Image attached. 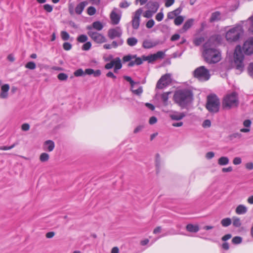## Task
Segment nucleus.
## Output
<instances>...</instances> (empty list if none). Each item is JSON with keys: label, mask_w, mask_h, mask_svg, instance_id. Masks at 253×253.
I'll return each instance as SVG.
<instances>
[{"label": "nucleus", "mask_w": 253, "mask_h": 253, "mask_svg": "<svg viewBox=\"0 0 253 253\" xmlns=\"http://www.w3.org/2000/svg\"><path fill=\"white\" fill-rule=\"evenodd\" d=\"M233 163L235 165H240L242 163V160L240 157H235L233 159Z\"/></svg>", "instance_id": "59"}, {"label": "nucleus", "mask_w": 253, "mask_h": 253, "mask_svg": "<svg viewBox=\"0 0 253 253\" xmlns=\"http://www.w3.org/2000/svg\"><path fill=\"white\" fill-rule=\"evenodd\" d=\"M205 39L204 37H200L196 38L194 40V43L196 46L200 45L203 42H204Z\"/></svg>", "instance_id": "40"}, {"label": "nucleus", "mask_w": 253, "mask_h": 253, "mask_svg": "<svg viewBox=\"0 0 253 253\" xmlns=\"http://www.w3.org/2000/svg\"><path fill=\"white\" fill-rule=\"evenodd\" d=\"M248 20L252 22V25H251V26H250V27L249 28V30L252 33H253V15L251 16L250 17H249Z\"/></svg>", "instance_id": "64"}, {"label": "nucleus", "mask_w": 253, "mask_h": 253, "mask_svg": "<svg viewBox=\"0 0 253 253\" xmlns=\"http://www.w3.org/2000/svg\"><path fill=\"white\" fill-rule=\"evenodd\" d=\"M87 35L95 42L102 43L107 41L106 38L102 34L92 30L88 31Z\"/></svg>", "instance_id": "8"}, {"label": "nucleus", "mask_w": 253, "mask_h": 253, "mask_svg": "<svg viewBox=\"0 0 253 253\" xmlns=\"http://www.w3.org/2000/svg\"><path fill=\"white\" fill-rule=\"evenodd\" d=\"M248 71L249 74L253 78V63H250L248 68Z\"/></svg>", "instance_id": "51"}, {"label": "nucleus", "mask_w": 253, "mask_h": 253, "mask_svg": "<svg viewBox=\"0 0 253 253\" xmlns=\"http://www.w3.org/2000/svg\"><path fill=\"white\" fill-rule=\"evenodd\" d=\"M170 92H167L163 93L161 95V98L165 105H167V102L169 99V95Z\"/></svg>", "instance_id": "34"}, {"label": "nucleus", "mask_w": 253, "mask_h": 253, "mask_svg": "<svg viewBox=\"0 0 253 253\" xmlns=\"http://www.w3.org/2000/svg\"><path fill=\"white\" fill-rule=\"evenodd\" d=\"M88 4L87 1H84L79 3L75 7V13L78 15L82 14L84 7Z\"/></svg>", "instance_id": "16"}, {"label": "nucleus", "mask_w": 253, "mask_h": 253, "mask_svg": "<svg viewBox=\"0 0 253 253\" xmlns=\"http://www.w3.org/2000/svg\"><path fill=\"white\" fill-rule=\"evenodd\" d=\"M242 33L241 27L236 26L228 31L225 37L227 41L229 42H236L239 39Z\"/></svg>", "instance_id": "7"}, {"label": "nucleus", "mask_w": 253, "mask_h": 253, "mask_svg": "<svg viewBox=\"0 0 253 253\" xmlns=\"http://www.w3.org/2000/svg\"><path fill=\"white\" fill-rule=\"evenodd\" d=\"M155 24V21L153 19H151L147 21L146 24V26L147 28L150 29L152 28Z\"/></svg>", "instance_id": "50"}, {"label": "nucleus", "mask_w": 253, "mask_h": 253, "mask_svg": "<svg viewBox=\"0 0 253 253\" xmlns=\"http://www.w3.org/2000/svg\"><path fill=\"white\" fill-rule=\"evenodd\" d=\"M123 40L121 39L118 42H117L116 41H113L111 45L113 47L116 48L118 45L123 44Z\"/></svg>", "instance_id": "47"}, {"label": "nucleus", "mask_w": 253, "mask_h": 253, "mask_svg": "<svg viewBox=\"0 0 253 253\" xmlns=\"http://www.w3.org/2000/svg\"><path fill=\"white\" fill-rule=\"evenodd\" d=\"M156 60L158 59H160L163 58L164 55V53L162 51H159L157 52L156 53L154 54Z\"/></svg>", "instance_id": "54"}, {"label": "nucleus", "mask_w": 253, "mask_h": 253, "mask_svg": "<svg viewBox=\"0 0 253 253\" xmlns=\"http://www.w3.org/2000/svg\"><path fill=\"white\" fill-rule=\"evenodd\" d=\"M171 82L170 74H166L162 76L156 84V88L163 89L164 87L169 85Z\"/></svg>", "instance_id": "9"}, {"label": "nucleus", "mask_w": 253, "mask_h": 253, "mask_svg": "<svg viewBox=\"0 0 253 253\" xmlns=\"http://www.w3.org/2000/svg\"><path fill=\"white\" fill-rule=\"evenodd\" d=\"M252 122L250 120H246L243 122V125L246 127H250Z\"/></svg>", "instance_id": "61"}, {"label": "nucleus", "mask_w": 253, "mask_h": 253, "mask_svg": "<svg viewBox=\"0 0 253 253\" xmlns=\"http://www.w3.org/2000/svg\"><path fill=\"white\" fill-rule=\"evenodd\" d=\"M243 50L246 55H251L253 53V38H249L244 43Z\"/></svg>", "instance_id": "11"}, {"label": "nucleus", "mask_w": 253, "mask_h": 253, "mask_svg": "<svg viewBox=\"0 0 253 253\" xmlns=\"http://www.w3.org/2000/svg\"><path fill=\"white\" fill-rule=\"evenodd\" d=\"M156 19L158 21H161L164 18V14L162 12H160L156 15Z\"/></svg>", "instance_id": "56"}, {"label": "nucleus", "mask_w": 253, "mask_h": 253, "mask_svg": "<svg viewBox=\"0 0 253 253\" xmlns=\"http://www.w3.org/2000/svg\"><path fill=\"white\" fill-rule=\"evenodd\" d=\"M229 160L227 157H221L218 160V164L220 166H225L228 164Z\"/></svg>", "instance_id": "26"}, {"label": "nucleus", "mask_w": 253, "mask_h": 253, "mask_svg": "<svg viewBox=\"0 0 253 253\" xmlns=\"http://www.w3.org/2000/svg\"><path fill=\"white\" fill-rule=\"evenodd\" d=\"M143 12L142 9L139 8L133 14L132 18V27L134 30H137L139 28L140 23V16Z\"/></svg>", "instance_id": "10"}, {"label": "nucleus", "mask_w": 253, "mask_h": 253, "mask_svg": "<svg viewBox=\"0 0 253 253\" xmlns=\"http://www.w3.org/2000/svg\"><path fill=\"white\" fill-rule=\"evenodd\" d=\"M211 126V122L210 120H206L204 121L202 126L204 127H209Z\"/></svg>", "instance_id": "57"}, {"label": "nucleus", "mask_w": 253, "mask_h": 253, "mask_svg": "<svg viewBox=\"0 0 253 253\" xmlns=\"http://www.w3.org/2000/svg\"><path fill=\"white\" fill-rule=\"evenodd\" d=\"M136 57V55H130L128 54L127 55L124 56L123 58V62L125 63L128 61H132L131 59H134Z\"/></svg>", "instance_id": "32"}, {"label": "nucleus", "mask_w": 253, "mask_h": 253, "mask_svg": "<svg viewBox=\"0 0 253 253\" xmlns=\"http://www.w3.org/2000/svg\"><path fill=\"white\" fill-rule=\"evenodd\" d=\"M68 75L64 73H59L57 76L58 79L61 81H66L68 79Z\"/></svg>", "instance_id": "38"}, {"label": "nucleus", "mask_w": 253, "mask_h": 253, "mask_svg": "<svg viewBox=\"0 0 253 253\" xmlns=\"http://www.w3.org/2000/svg\"><path fill=\"white\" fill-rule=\"evenodd\" d=\"M220 101L215 94H211L208 96L206 105L207 109L211 113H216L219 111Z\"/></svg>", "instance_id": "4"}, {"label": "nucleus", "mask_w": 253, "mask_h": 253, "mask_svg": "<svg viewBox=\"0 0 253 253\" xmlns=\"http://www.w3.org/2000/svg\"><path fill=\"white\" fill-rule=\"evenodd\" d=\"M96 10L93 6H89L87 8V13L89 15L92 16L95 14Z\"/></svg>", "instance_id": "39"}, {"label": "nucleus", "mask_w": 253, "mask_h": 253, "mask_svg": "<svg viewBox=\"0 0 253 253\" xmlns=\"http://www.w3.org/2000/svg\"><path fill=\"white\" fill-rule=\"evenodd\" d=\"M194 22V20L193 19L191 18L188 19L184 24L182 28V30L183 32H186L193 25Z\"/></svg>", "instance_id": "22"}, {"label": "nucleus", "mask_w": 253, "mask_h": 253, "mask_svg": "<svg viewBox=\"0 0 253 253\" xmlns=\"http://www.w3.org/2000/svg\"><path fill=\"white\" fill-rule=\"evenodd\" d=\"M156 166L157 168V172H158V170L160 168L161 166V160H160V156L159 154H157L156 155Z\"/></svg>", "instance_id": "36"}, {"label": "nucleus", "mask_w": 253, "mask_h": 253, "mask_svg": "<svg viewBox=\"0 0 253 253\" xmlns=\"http://www.w3.org/2000/svg\"><path fill=\"white\" fill-rule=\"evenodd\" d=\"M239 104L238 95L236 92H232L227 94L222 101L223 108L229 109L238 106Z\"/></svg>", "instance_id": "3"}, {"label": "nucleus", "mask_w": 253, "mask_h": 253, "mask_svg": "<svg viewBox=\"0 0 253 253\" xmlns=\"http://www.w3.org/2000/svg\"><path fill=\"white\" fill-rule=\"evenodd\" d=\"M173 100L181 108H186L194 100L193 91L188 88L176 90L173 95Z\"/></svg>", "instance_id": "2"}, {"label": "nucleus", "mask_w": 253, "mask_h": 253, "mask_svg": "<svg viewBox=\"0 0 253 253\" xmlns=\"http://www.w3.org/2000/svg\"><path fill=\"white\" fill-rule=\"evenodd\" d=\"M134 59L135 60L134 61L132 60L129 62L127 65L128 67H132L134 65H140L142 64L143 61H144L142 57L140 58L136 57Z\"/></svg>", "instance_id": "25"}, {"label": "nucleus", "mask_w": 253, "mask_h": 253, "mask_svg": "<svg viewBox=\"0 0 253 253\" xmlns=\"http://www.w3.org/2000/svg\"><path fill=\"white\" fill-rule=\"evenodd\" d=\"M43 8L46 11L48 12H51L53 10L52 6L48 4H44L43 5Z\"/></svg>", "instance_id": "52"}, {"label": "nucleus", "mask_w": 253, "mask_h": 253, "mask_svg": "<svg viewBox=\"0 0 253 253\" xmlns=\"http://www.w3.org/2000/svg\"><path fill=\"white\" fill-rule=\"evenodd\" d=\"M55 147L54 143L53 141L48 140L45 141L43 145V149L45 151L51 152L53 151Z\"/></svg>", "instance_id": "18"}, {"label": "nucleus", "mask_w": 253, "mask_h": 253, "mask_svg": "<svg viewBox=\"0 0 253 253\" xmlns=\"http://www.w3.org/2000/svg\"><path fill=\"white\" fill-rule=\"evenodd\" d=\"M69 12L71 15H73L75 12L74 5L72 3L69 5Z\"/></svg>", "instance_id": "62"}, {"label": "nucleus", "mask_w": 253, "mask_h": 253, "mask_svg": "<svg viewBox=\"0 0 253 253\" xmlns=\"http://www.w3.org/2000/svg\"><path fill=\"white\" fill-rule=\"evenodd\" d=\"M186 115L183 112H178L174 111L170 114L169 116L170 118L173 121H179L185 117Z\"/></svg>", "instance_id": "13"}, {"label": "nucleus", "mask_w": 253, "mask_h": 253, "mask_svg": "<svg viewBox=\"0 0 253 253\" xmlns=\"http://www.w3.org/2000/svg\"><path fill=\"white\" fill-rule=\"evenodd\" d=\"M25 67L30 70H34L36 68V65L33 61H30L25 65Z\"/></svg>", "instance_id": "37"}, {"label": "nucleus", "mask_w": 253, "mask_h": 253, "mask_svg": "<svg viewBox=\"0 0 253 253\" xmlns=\"http://www.w3.org/2000/svg\"><path fill=\"white\" fill-rule=\"evenodd\" d=\"M234 63L236 69L241 73L244 68L243 61L244 55L242 51L241 46L239 45L236 46L234 53Z\"/></svg>", "instance_id": "5"}, {"label": "nucleus", "mask_w": 253, "mask_h": 253, "mask_svg": "<svg viewBox=\"0 0 253 253\" xmlns=\"http://www.w3.org/2000/svg\"><path fill=\"white\" fill-rule=\"evenodd\" d=\"M16 144L14 143L10 146H0V150H8L12 149L16 146Z\"/></svg>", "instance_id": "55"}, {"label": "nucleus", "mask_w": 253, "mask_h": 253, "mask_svg": "<svg viewBox=\"0 0 253 253\" xmlns=\"http://www.w3.org/2000/svg\"><path fill=\"white\" fill-rule=\"evenodd\" d=\"M114 61V66L116 68V69H121L122 67V64L121 63V60L119 57H116L113 60Z\"/></svg>", "instance_id": "28"}, {"label": "nucleus", "mask_w": 253, "mask_h": 253, "mask_svg": "<svg viewBox=\"0 0 253 253\" xmlns=\"http://www.w3.org/2000/svg\"><path fill=\"white\" fill-rule=\"evenodd\" d=\"M9 89V85L8 84H4L1 86L0 97L1 98H7L8 97V91Z\"/></svg>", "instance_id": "21"}, {"label": "nucleus", "mask_w": 253, "mask_h": 253, "mask_svg": "<svg viewBox=\"0 0 253 253\" xmlns=\"http://www.w3.org/2000/svg\"><path fill=\"white\" fill-rule=\"evenodd\" d=\"M143 60L144 61H148V62L151 63L156 60L154 54H151L148 56H142Z\"/></svg>", "instance_id": "29"}, {"label": "nucleus", "mask_w": 253, "mask_h": 253, "mask_svg": "<svg viewBox=\"0 0 253 253\" xmlns=\"http://www.w3.org/2000/svg\"><path fill=\"white\" fill-rule=\"evenodd\" d=\"M184 20V17L182 16H178L176 17L174 20L175 25L178 26L181 25Z\"/></svg>", "instance_id": "31"}, {"label": "nucleus", "mask_w": 253, "mask_h": 253, "mask_svg": "<svg viewBox=\"0 0 253 253\" xmlns=\"http://www.w3.org/2000/svg\"><path fill=\"white\" fill-rule=\"evenodd\" d=\"M114 66V61L113 60L111 61L110 62L107 63L105 65V68L106 69L109 70L112 69Z\"/></svg>", "instance_id": "60"}, {"label": "nucleus", "mask_w": 253, "mask_h": 253, "mask_svg": "<svg viewBox=\"0 0 253 253\" xmlns=\"http://www.w3.org/2000/svg\"><path fill=\"white\" fill-rule=\"evenodd\" d=\"M74 75L76 77H81L84 75V72L82 69H79L74 73Z\"/></svg>", "instance_id": "43"}, {"label": "nucleus", "mask_w": 253, "mask_h": 253, "mask_svg": "<svg viewBox=\"0 0 253 253\" xmlns=\"http://www.w3.org/2000/svg\"><path fill=\"white\" fill-rule=\"evenodd\" d=\"M91 46V43L90 42H86L82 46V50H88Z\"/></svg>", "instance_id": "46"}, {"label": "nucleus", "mask_w": 253, "mask_h": 253, "mask_svg": "<svg viewBox=\"0 0 253 253\" xmlns=\"http://www.w3.org/2000/svg\"><path fill=\"white\" fill-rule=\"evenodd\" d=\"M121 17V16L117 14L114 10H113L110 14V18L113 25L118 24L120 21Z\"/></svg>", "instance_id": "19"}, {"label": "nucleus", "mask_w": 253, "mask_h": 253, "mask_svg": "<svg viewBox=\"0 0 253 253\" xmlns=\"http://www.w3.org/2000/svg\"><path fill=\"white\" fill-rule=\"evenodd\" d=\"M40 160L42 162H45L48 161L49 155L46 153H42L40 156Z\"/></svg>", "instance_id": "30"}, {"label": "nucleus", "mask_w": 253, "mask_h": 253, "mask_svg": "<svg viewBox=\"0 0 253 253\" xmlns=\"http://www.w3.org/2000/svg\"><path fill=\"white\" fill-rule=\"evenodd\" d=\"M158 41L153 42L149 40H145L143 42L142 46L146 49L152 48L159 44Z\"/></svg>", "instance_id": "17"}, {"label": "nucleus", "mask_w": 253, "mask_h": 253, "mask_svg": "<svg viewBox=\"0 0 253 253\" xmlns=\"http://www.w3.org/2000/svg\"><path fill=\"white\" fill-rule=\"evenodd\" d=\"M233 225L236 227H239L241 225V222L239 217H234L233 218Z\"/></svg>", "instance_id": "35"}, {"label": "nucleus", "mask_w": 253, "mask_h": 253, "mask_svg": "<svg viewBox=\"0 0 253 253\" xmlns=\"http://www.w3.org/2000/svg\"><path fill=\"white\" fill-rule=\"evenodd\" d=\"M242 241V238L239 236L234 237L232 240V242L234 244H240Z\"/></svg>", "instance_id": "42"}, {"label": "nucleus", "mask_w": 253, "mask_h": 253, "mask_svg": "<svg viewBox=\"0 0 253 253\" xmlns=\"http://www.w3.org/2000/svg\"><path fill=\"white\" fill-rule=\"evenodd\" d=\"M137 42V39L134 37L129 38L126 40L127 44L130 46H133L135 45Z\"/></svg>", "instance_id": "27"}, {"label": "nucleus", "mask_w": 253, "mask_h": 253, "mask_svg": "<svg viewBox=\"0 0 253 253\" xmlns=\"http://www.w3.org/2000/svg\"><path fill=\"white\" fill-rule=\"evenodd\" d=\"M122 35V31L119 27L110 29L108 32V36L111 40L114 39L116 38H120Z\"/></svg>", "instance_id": "12"}, {"label": "nucleus", "mask_w": 253, "mask_h": 253, "mask_svg": "<svg viewBox=\"0 0 253 253\" xmlns=\"http://www.w3.org/2000/svg\"><path fill=\"white\" fill-rule=\"evenodd\" d=\"M61 37L63 40L67 41L70 38L69 34L66 31H62L61 32Z\"/></svg>", "instance_id": "44"}, {"label": "nucleus", "mask_w": 253, "mask_h": 253, "mask_svg": "<svg viewBox=\"0 0 253 253\" xmlns=\"http://www.w3.org/2000/svg\"><path fill=\"white\" fill-rule=\"evenodd\" d=\"M235 211L238 214H243L247 212V208L244 205H239L237 207Z\"/></svg>", "instance_id": "23"}, {"label": "nucleus", "mask_w": 253, "mask_h": 253, "mask_svg": "<svg viewBox=\"0 0 253 253\" xmlns=\"http://www.w3.org/2000/svg\"><path fill=\"white\" fill-rule=\"evenodd\" d=\"M221 224L223 227H227L231 224V220L228 217L223 218L221 221Z\"/></svg>", "instance_id": "33"}, {"label": "nucleus", "mask_w": 253, "mask_h": 253, "mask_svg": "<svg viewBox=\"0 0 253 253\" xmlns=\"http://www.w3.org/2000/svg\"><path fill=\"white\" fill-rule=\"evenodd\" d=\"M132 92L137 95H140L143 92V88L142 86H139L137 89H131Z\"/></svg>", "instance_id": "45"}, {"label": "nucleus", "mask_w": 253, "mask_h": 253, "mask_svg": "<svg viewBox=\"0 0 253 253\" xmlns=\"http://www.w3.org/2000/svg\"><path fill=\"white\" fill-rule=\"evenodd\" d=\"M130 4L126 1H124L120 3V7L123 8H126L129 6Z\"/></svg>", "instance_id": "58"}, {"label": "nucleus", "mask_w": 253, "mask_h": 253, "mask_svg": "<svg viewBox=\"0 0 253 253\" xmlns=\"http://www.w3.org/2000/svg\"><path fill=\"white\" fill-rule=\"evenodd\" d=\"M241 137H242V134H241L239 132L234 133L229 135V138L231 140H232L236 138H240Z\"/></svg>", "instance_id": "49"}, {"label": "nucleus", "mask_w": 253, "mask_h": 253, "mask_svg": "<svg viewBox=\"0 0 253 253\" xmlns=\"http://www.w3.org/2000/svg\"><path fill=\"white\" fill-rule=\"evenodd\" d=\"M221 20V13L218 11L212 12L211 14V17L209 19L210 23H213Z\"/></svg>", "instance_id": "14"}, {"label": "nucleus", "mask_w": 253, "mask_h": 253, "mask_svg": "<svg viewBox=\"0 0 253 253\" xmlns=\"http://www.w3.org/2000/svg\"><path fill=\"white\" fill-rule=\"evenodd\" d=\"M193 76L202 82L209 80L211 77L209 70L204 66L197 68L193 72Z\"/></svg>", "instance_id": "6"}, {"label": "nucleus", "mask_w": 253, "mask_h": 253, "mask_svg": "<svg viewBox=\"0 0 253 253\" xmlns=\"http://www.w3.org/2000/svg\"><path fill=\"white\" fill-rule=\"evenodd\" d=\"M154 13L152 12L151 11L149 10V9L147 11H146L143 14V16L144 17L150 18H151Z\"/></svg>", "instance_id": "48"}, {"label": "nucleus", "mask_w": 253, "mask_h": 253, "mask_svg": "<svg viewBox=\"0 0 253 253\" xmlns=\"http://www.w3.org/2000/svg\"><path fill=\"white\" fill-rule=\"evenodd\" d=\"M203 57L205 61L208 64H215L221 60V52L216 48L211 40L208 41L203 44Z\"/></svg>", "instance_id": "1"}, {"label": "nucleus", "mask_w": 253, "mask_h": 253, "mask_svg": "<svg viewBox=\"0 0 253 253\" xmlns=\"http://www.w3.org/2000/svg\"><path fill=\"white\" fill-rule=\"evenodd\" d=\"M103 28V25L100 21H95L92 23V26H88L87 27V29L89 31L92 30V28L97 30L101 31Z\"/></svg>", "instance_id": "20"}, {"label": "nucleus", "mask_w": 253, "mask_h": 253, "mask_svg": "<svg viewBox=\"0 0 253 253\" xmlns=\"http://www.w3.org/2000/svg\"><path fill=\"white\" fill-rule=\"evenodd\" d=\"M146 7L149 10L155 13L159 7V4L156 1H149L146 4Z\"/></svg>", "instance_id": "15"}, {"label": "nucleus", "mask_w": 253, "mask_h": 253, "mask_svg": "<svg viewBox=\"0 0 253 253\" xmlns=\"http://www.w3.org/2000/svg\"><path fill=\"white\" fill-rule=\"evenodd\" d=\"M186 229L190 232L196 233L199 230V227L198 225L188 224L186 225Z\"/></svg>", "instance_id": "24"}, {"label": "nucleus", "mask_w": 253, "mask_h": 253, "mask_svg": "<svg viewBox=\"0 0 253 253\" xmlns=\"http://www.w3.org/2000/svg\"><path fill=\"white\" fill-rule=\"evenodd\" d=\"M246 168L249 170L253 169V163L249 162L246 164Z\"/></svg>", "instance_id": "63"}, {"label": "nucleus", "mask_w": 253, "mask_h": 253, "mask_svg": "<svg viewBox=\"0 0 253 253\" xmlns=\"http://www.w3.org/2000/svg\"><path fill=\"white\" fill-rule=\"evenodd\" d=\"M87 37L85 35H81L77 38V41L80 42H84L87 40Z\"/></svg>", "instance_id": "41"}, {"label": "nucleus", "mask_w": 253, "mask_h": 253, "mask_svg": "<svg viewBox=\"0 0 253 253\" xmlns=\"http://www.w3.org/2000/svg\"><path fill=\"white\" fill-rule=\"evenodd\" d=\"M63 47L65 50H69L72 48V44L68 42H65L63 44Z\"/></svg>", "instance_id": "53"}]
</instances>
